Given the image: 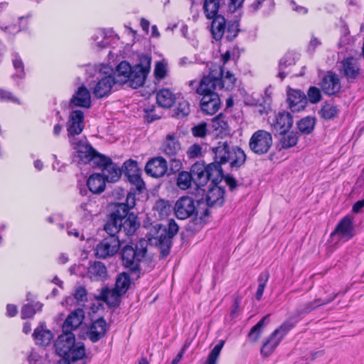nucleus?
<instances>
[{
	"label": "nucleus",
	"instance_id": "nucleus-1",
	"mask_svg": "<svg viewBox=\"0 0 364 364\" xmlns=\"http://www.w3.org/2000/svg\"><path fill=\"white\" fill-rule=\"evenodd\" d=\"M136 204L135 194L128 192L125 202L116 203L114 210L105 225V230L109 234L132 235L139 227L137 217L129 210Z\"/></svg>",
	"mask_w": 364,
	"mask_h": 364
},
{
	"label": "nucleus",
	"instance_id": "nucleus-2",
	"mask_svg": "<svg viewBox=\"0 0 364 364\" xmlns=\"http://www.w3.org/2000/svg\"><path fill=\"white\" fill-rule=\"evenodd\" d=\"M151 58L144 55L139 58V62L134 67H131L127 61L121 62L115 71V81L117 83L124 84L129 82V86L136 89L142 86L151 69Z\"/></svg>",
	"mask_w": 364,
	"mask_h": 364
},
{
	"label": "nucleus",
	"instance_id": "nucleus-3",
	"mask_svg": "<svg viewBox=\"0 0 364 364\" xmlns=\"http://www.w3.org/2000/svg\"><path fill=\"white\" fill-rule=\"evenodd\" d=\"M75 341L73 333L63 332L55 343L58 355L68 362L81 360L85 355L84 345L80 343H75Z\"/></svg>",
	"mask_w": 364,
	"mask_h": 364
},
{
	"label": "nucleus",
	"instance_id": "nucleus-4",
	"mask_svg": "<svg viewBox=\"0 0 364 364\" xmlns=\"http://www.w3.org/2000/svg\"><path fill=\"white\" fill-rule=\"evenodd\" d=\"M153 230L154 232L151 233V237H149V240L158 247L161 257L164 258L170 253L172 239L178 231V225L174 220L171 219L168 222V229L160 225H156L154 227Z\"/></svg>",
	"mask_w": 364,
	"mask_h": 364
},
{
	"label": "nucleus",
	"instance_id": "nucleus-5",
	"mask_svg": "<svg viewBox=\"0 0 364 364\" xmlns=\"http://www.w3.org/2000/svg\"><path fill=\"white\" fill-rule=\"evenodd\" d=\"M147 245V241L141 239L134 245L128 244L123 247L121 254L124 266L132 272L138 271L146 254Z\"/></svg>",
	"mask_w": 364,
	"mask_h": 364
},
{
	"label": "nucleus",
	"instance_id": "nucleus-6",
	"mask_svg": "<svg viewBox=\"0 0 364 364\" xmlns=\"http://www.w3.org/2000/svg\"><path fill=\"white\" fill-rule=\"evenodd\" d=\"M223 67L215 63H211L209 73L201 79L196 92L198 95H209L217 93L216 90H222L220 87Z\"/></svg>",
	"mask_w": 364,
	"mask_h": 364
},
{
	"label": "nucleus",
	"instance_id": "nucleus-7",
	"mask_svg": "<svg viewBox=\"0 0 364 364\" xmlns=\"http://www.w3.org/2000/svg\"><path fill=\"white\" fill-rule=\"evenodd\" d=\"M272 146V134L265 130L255 132L250 139V149L257 155L267 154Z\"/></svg>",
	"mask_w": 364,
	"mask_h": 364
},
{
	"label": "nucleus",
	"instance_id": "nucleus-8",
	"mask_svg": "<svg viewBox=\"0 0 364 364\" xmlns=\"http://www.w3.org/2000/svg\"><path fill=\"white\" fill-rule=\"evenodd\" d=\"M119 245V237L115 234L109 235L96 246L95 255L102 259L113 256L118 252Z\"/></svg>",
	"mask_w": 364,
	"mask_h": 364
},
{
	"label": "nucleus",
	"instance_id": "nucleus-9",
	"mask_svg": "<svg viewBox=\"0 0 364 364\" xmlns=\"http://www.w3.org/2000/svg\"><path fill=\"white\" fill-rule=\"evenodd\" d=\"M122 172L127 177L128 181L133 184L139 192L145 188V183L140 176V170L136 161L127 160L122 166Z\"/></svg>",
	"mask_w": 364,
	"mask_h": 364
},
{
	"label": "nucleus",
	"instance_id": "nucleus-10",
	"mask_svg": "<svg viewBox=\"0 0 364 364\" xmlns=\"http://www.w3.org/2000/svg\"><path fill=\"white\" fill-rule=\"evenodd\" d=\"M196 211L193 199L188 196H182L178 199L174 205L176 216L180 220H185Z\"/></svg>",
	"mask_w": 364,
	"mask_h": 364
},
{
	"label": "nucleus",
	"instance_id": "nucleus-11",
	"mask_svg": "<svg viewBox=\"0 0 364 364\" xmlns=\"http://www.w3.org/2000/svg\"><path fill=\"white\" fill-rule=\"evenodd\" d=\"M355 235V230L352 219L349 216L344 217L337 225L332 237H337L340 241L346 242Z\"/></svg>",
	"mask_w": 364,
	"mask_h": 364
},
{
	"label": "nucleus",
	"instance_id": "nucleus-12",
	"mask_svg": "<svg viewBox=\"0 0 364 364\" xmlns=\"http://www.w3.org/2000/svg\"><path fill=\"white\" fill-rule=\"evenodd\" d=\"M85 127L84 113L81 110H73L69 115L67 123V131L68 138L75 137L79 135Z\"/></svg>",
	"mask_w": 364,
	"mask_h": 364
},
{
	"label": "nucleus",
	"instance_id": "nucleus-13",
	"mask_svg": "<svg viewBox=\"0 0 364 364\" xmlns=\"http://www.w3.org/2000/svg\"><path fill=\"white\" fill-rule=\"evenodd\" d=\"M321 87L323 92L328 95L338 93L341 88L338 75L333 72H328L323 77Z\"/></svg>",
	"mask_w": 364,
	"mask_h": 364
},
{
	"label": "nucleus",
	"instance_id": "nucleus-14",
	"mask_svg": "<svg viewBox=\"0 0 364 364\" xmlns=\"http://www.w3.org/2000/svg\"><path fill=\"white\" fill-rule=\"evenodd\" d=\"M145 171L154 178L162 177L167 171V162L161 156L153 158L146 163Z\"/></svg>",
	"mask_w": 364,
	"mask_h": 364
},
{
	"label": "nucleus",
	"instance_id": "nucleus-15",
	"mask_svg": "<svg viewBox=\"0 0 364 364\" xmlns=\"http://www.w3.org/2000/svg\"><path fill=\"white\" fill-rule=\"evenodd\" d=\"M287 102L292 112H299L306 107L307 97L299 90L290 89L287 94Z\"/></svg>",
	"mask_w": 364,
	"mask_h": 364
},
{
	"label": "nucleus",
	"instance_id": "nucleus-16",
	"mask_svg": "<svg viewBox=\"0 0 364 364\" xmlns=\"http://www.w3.org/2000/svg\"><path fill=\"white\" fill-rule=\"evenodd\" d=\"M271 126L279 133H283L291 127L293 119L287 112H279L269 119Z\"/></svg>",
	"mask_w": 364,
	"mask_h": 364
},
{
	"label": "nucleus",
	"instance_id": "nucleus-17",
	"mask_svg": "<svg viewBox=\"0 0 364 364\" xmlns=\"http://www.w3.org/2000/svg\"><path fill=\"white\" fill-rule=\"evenodd\" d=\"M200 108L202 111L209 115H213L218 111L221 102L218 93L201 95Z\"/></svg>",
	"mask_w": 364,
	"mask_h": 364
},
{
	"label": "nucleus",
	"instance_id": "nucleus-18",
	"mask_svg": "<svg viewBox=\"0 0 364 364\" xmlns=\"http://www.w3.org/2000/svg\"><path fill=\"white\" fill-rule=\"evenodd\" d=\"M338 295V293L333 294L326 299H316L312 301L307 302L298 307L294 313L298 318H299L300 316L309 314L319 306L329 304L333 301Z\"/></svg>",
	"mask_w": 364,
	"mask_h": 364
},
{
	"label": "nucleus",
	"instance_id": "nucleus-19",
	"mask_svg": "<svg viewBox=\"0 0 364 364\" xmlns=\"http://www.w3.org/2000/svg\"><path fill=\"white\" fill-rule=\"evenodd\" d=\"M69 141L73 148L78 153L81 159L87 160L95 151L88 143L86 139L70 137Z\"/></svg>",
	"mask_w": 364,
	"mask_h": 364
},
{
	"label": "nucleus",
	"instance_id": "nucleus-20",
	"mask_svg": "<svg viewBox=\"0 0 364 364\" xmlns=\"http://www.w3.org/2000/svg\"><path fill=\"white\" fill-rule=\"evenodd\" d=\"M84 318L85 314L82 309H78L71 312L63 323V332L73 333V331L80 326Z\"/></svg>",
	"mask_w": 364,
	"mask_h": 364
},
{
	"label": "nucleus",
	"instance_id": "nucleus-21",
	"mask_svg": "<svg viewBox=\"0 0 364 364\" xmlns=\"http://www.w3.org/2000/svg\"><path fill=\"white\" fill-rule=\"evenodd\" d=\"M343 73L347 80L354 82L360 75V68L358 60L353 58H348L342 62Z\"/></svg>",
	"mask_w": 364,
	"mask_h": 364
},
{
	"label": "nucleus",
	"instance_id": "nucleus-22",
	"mask_svg": "<svg viewBox=\"0 0 364 364\" xmlns=\"http://www.w3.org/2000/svg\"><path fill=\"white\" fill-rule=\"evenodd\" d=\"M193 183L198 187H203L208 182L207 166L204 163L196 162L191 168Z\"/></svg>",
	"mask_w": 364,
	"mask_h": 364
},
{
	"label": "nucleus",
	"instance_id": "nucleus-23",
	"mask_svg": "<svg viewBox=\"0 0 364 364\" xmlns=\"http://www.w3.org/2000/svg\"><path fill=\"white\" fill-rule=\"evenodd\" d=\"M107 331L106 321L103 318H100L92 323L88 329L87 336L92 342H97L105 335Z\"/></svg>",
	"mask_w": 364,
	"mask_h": 364
},
{
	"label": "nucleus",
	"instance_id": "nucleus-24",
	"mask_svg": "<svg viewBox=\"0 0 364 364\" xmlns=\"http://www.w3.org/2000/svg\"><path fill=\"white\" fill-rule=\"evenodd\" d=\"M117 83L114 77L109 75L102 78L97 82L93 89V94L97 98H102L107 96L113 87Z\"/></svg>",
	"mask_w": 364,
	"mask_h": 364
},
{
	"label": "nucleus",
	"instance_id": "nucleus-25",
	"mask_svg": "<svg viewBox=\"0 0 364 364\" xmlns=\"http://www.w3.org/2000/svg\"><path fill=\"white\" fill-rule=\"evenodd\" d=\"M70 104L77 107L89 108L91 105L90 91L83 85L80 87L71 98Z\"/></svg>",
	"mask_w": 364,
	"mask_h": 364
},
{
	"label": "nucleus",
	"instance_id": "nucleus-26",
	"mask_svg": "<svg viewBox=\"0 0 364 364\" xmlns=\"http://www.w3.org/2000/svg\"><path fill=\"white\" fill-rule=\"evenodd\" d=\"M212 151L214 154V161L220 164H225L230 154L232 152V146L225 142H219L216 146L212 147Z\"/></svg>",
	"mask_w": 364,
	"mask_h": 364
},
{
	"label": "nucleus",
	"instance_id": "nucleus-27",
	"mask_svg": "<svg viewBox=\"0 0 364 364\" xmlns=\"http://www.w3.org/2000/svg\"><path fill=\"white\" fill-rule=\"evenodd\" d=\"M122 295L114 288L109 289L105 287L101 290L98 295L95 296V299L106 302L109 306H115L118 305Z\"/></svg>",
	"mask_w": 364,
	"mask_h": 364
},
{
	"label": "nucleus",
	"instance_id": "nucleus-28",
	"mask_svg": "<svg viewBox=\"0 0 364 364\" xmlns=\"http://www.w3.org/2000/svg\"><path fill=\"white\" fill-rule=\"evenodd\" d=\"M181 150V144L175 134H168L161 146V151L166 155L176 156Z\"/></svg>",
	"mask_w": 364,
	"mask_h": 364
},
{
	"label": "nucleus",
	"instance_id": "nucleus-29",
	"mask_svg": "<svg viewBox=\"0 0 364 364\" xmlns=\"http://www.w3.org/2000/svg\"><path fill=\"white\" fill-rule=\"evenodd\" d=\"M246 159V154L240 147L232 146V152L226 164H229L232 170H237L245 164Z\"/></svg>",
	"mask_w": 364,
	"mask_h": 364
},
{
	"label": "nucleus",
	"instance_id": "nucleus-30",
	"mask_svg": "<svg viewBox=\"0 0 364 364\" xmlns=\"http://www.w3.org/2000/svg\"><path fill=\"white\" fill-rule=\"evenodd\" d=\"M33 338L36 345L46 346L50 343L53 335L50 331L46 328L43 324H41L35 328Z\"/></svg>",
	"mask_w": 364,
	"mask_h": 364
},
{
	"label": "nucleus",
	"instance_id": "nucleus-31",
	"mask_svg": "<svg viewBox=\"0 0 364 364\" xmlns=\"http://www.w3.org/2000/svg\"><path fill=\"white\" fill-rule=\"evenodd\" d=\"M224 190L216 186L209 189L206 195V202L208 206H220L224 203Z\"/></svg>",
	"mask_w": 364,
	"mask_h": 364
},
{
	"label": "nucleus",
	"instance_id": "nucleus-32",
	"mask_svg": "<svg viewBox=\"0 0 364 364\" xmlns=\"http://www.w3.org/2000/svg\"><path fill=\"white\" fill-rule=\"evenodd\" d=\"M106 178L100 173L92 174L87 181V186L90 192L100 194L105 191Z\"/></svg>",
	"mask_w": 364,
	"mask_h": 364
},
{
	"label": "nucleus",
	"instance_id": "nucleus-33",
	"mask_svg": "<svg viewBox=\"0 0 364 364\" xmlns=\"http://www.w3.org/2000/svg\"><path fill=\"white\" fill-rule=\"evenodd\" d=\"M282 339L272 332L262 343L260 353L263 357L269 356L279 346Z\"/></svg>",
	"mask_w": 364,
	"mask_h": 364
},
{
	"label": "nucleus",
	"instance_id": "nucleus-34",
	"mask_svg": "<svg viewBox=\"0 0 364 364\" xmlns=\"http://www.w3.org/2000/svg\"><path fill=\"white\" fill-rule=\"evenodd\" d=\"M211 33L216 41L220 40L225 35L226 29V20L223 16H217L212 18Z\"/></svg>",
	"mask_w": 364,
	"mask_h": 364
},
{
	"label": "nucleus",
	"instance_id": "nucleus-35",
	"mask_svg": "<svg viewBox=\"0 0 364 364\" xmlns=\"http://www.w3.org/2000/svg\"><path fill=\"white\" fill-rule=\"evenodd\" d=\"M207 171L208 181H210L214 186L218 185L222 181L223 174L221 164L214 161L207 166Z\"/></svg>",
	"mask_w": 364,
	"mask_h": 364
},
{
	"label": "nucleus",
	"instance_id": "nucleus-36",
	"mask_svg": "<svg viewBox=\"0 0 364 364\" xmlns=\"http://www.w3.org/2000/svg\"><path fill=\"white\" fill-rule=\"evenodd\" d=\"M175 95L168 89H161L156 93L157 103L161 107H171L175 102Z\"/></svg>",
	"mask_w": 364,
	"mask_h": 364
},
{
	"label": "nucleus",
	"instance_id": "nucleus-37",
	"mask_svg": "<svg viewBox=\"0 0 364 364\" xmlns=\"http://www.w3.org/2000/svg\"><path fill=\"white\" fill-rule=\"evenodd\" d=\"M88 274L92 279H104L107 276V270L102 262H94L88 269Z\"/></svg>",
	"mask_w": 364,
	"mask_h": 364
},
{
	"label": "nucleus",
	"instance_id": "nucleus-38",
	"mask_svg": "<svg viewBox=\"0 0 364 364\" xmlns=\"http://www.w3.org/2000/svg\"><path fill=\"white\" fill-rule=\"evenodd\" d=\"M299 318L294 313L285 322H284L279 328L273 332L277 334L282 340L284 337L295 327Z\"/></svg>",
	"mask_w": 364,
	"mask_h": 364
},
{
	"label": "nucleus",
	"instance_id": "nucleus-39",
	"mask_svg": "<svg viewBox=\"0 0 364 364\" xmlns=\"http://www.w3.org/2000/svg\"><path fill=\"white\" fill-rule=\"evenodd\" d=\"M102 173L107 181L113 183L120 178L122 171L117 164L112 161Z\"/></svg>",
	"mask_w": 364,
	"mask_h": 364
},
{
	"label": "nucleus",
	"instance_id": "nucleus-40",
	"mask_svg": "<svg viewBox=\"0 0 364 364\" xmlns=\"http://www.w3.org/2000/svg\"><path fill=\"white\" fill-rule=\"evenodd\" d=\"M281 137L279 139V144L281 148L287 149L294 146L298 141V134L294 132L286 131L283 133H279Z\"/></svg>",
	"mask_w": 364,
	"mask_h": 364
},
{
	"label": "nucleus",
	"instance_id": "nucleus-41",
	"mask_svg": "<svg viewBox=\"0 0 364 364\" xmlns=\"http://www.w3.org/2000/svg\"><path fill=\"white\" fill-rule=\"evenodd\" d=\"M220 6V0H205L203 9L205 16L208 19H211L218 15L219 8Z\"/></svg>",
	"mask_w": 364,
	"mask_h": 364
},
{
	"label": "nucleus",
	"instance_id": "nucleus-42",
	"mask_svg": "<svg viewBox=\"0 0 364 364\" xmlns=\"http://www.w3.org/2000/svg\"><path fill=\"white\" fill-rule=\"evenodd\" d=\"M212 128L217 135H226L228 133V125L222 114L214 117L212 120Z\"/></svg>",
	"mask_w": 364,
	"mask_h": 364
},
{
	"label": "nucleus",
	"instance_id": "nucleus-43",
	"mask_svg": "<svg viewBox=\"0 0 364 364\" xmlns=\"http://www.w3.org/2000/svg\"><path fill=\"white\" fill-rule=\"evenodd\" d=\"M269 315H266L252 328L249 333V338L250 341L252 342H257L259 340L264 325L269 322Z\"/></svg>",
	"mask_w": 364,
	"mask_h": 364
},
{
	"label": "nucleus",
	"instance_id": "nucleus-44",
	"mask_svg": "<svg viewBox=\"0 0 364 364\" xmlns=\"http://www.w3.org/2000/svg\"><path fill=\"white\" fill-rule=\"evenodd\" d=\"M154 210L155 215L158 216L160 219H164L171 213V207L168 201L159 200L156 202Z\"/></svg>",
	"mask_w": 364,
	"mask_h": 364
},
{
	"label": "nucleus",
	"instance_id": "nucleus-45",
	"mask_svg": "<svg viewBox=\"0 0 364 364\" xmlns=\"http://www.w3.org/2000/svg\"><path fill=\"white\" fill-rule=\"evenodd\" d=\"M316 119L312 117H306L301 119L297 124L299 130L303 134H309L314 129Z\"/></svg>",
	"mask_w": 364,
	"mask_h": 364
},
{
	"label": "nucleus",
	"instance_id": "nucleus-46",
	"mask_svg": "<svg viewBox=\"0 0 364 364\" xmlns=\"http://www.w3.org/2000/svg\"><path fill=\"white\" fill-rule=\"evenodd\" d=\"M294 64L295 60L292 54L287 53L279 61L278 77L283 80L288 74V72H285L284 69Z\"/></svg>",
	"mask_w": 364,
	"mask_h": 364
},
{
	"label": "nucleus",
	"instance_id": "nucleus-47",
	"mask_svg": "<svg viewBox=\"0 0 364 364\" xmlns=\"http://www.w3.org/2000/svg\"><path fill=\"white\" fill-rule=\"evenodd\" d=\"M193 183V179L191 172L181 171L178 173L176 181L178 187L181 190H187Z\"/></svg>",
	"mask_w": 364,
	"mask_h": 364
},
{
	"label": "nucleus",
	"instance_id": "nucleus-48",
	"mask_svg": "<svg viewBox=\"0 0 364 364\" xmlns=\"http://www.w3.org/2000/svg\"><path fill=\"white\" fill-rule=\"evenodd\" d=\"M130 285V279L127 274H120L116 280L114 289H116L119 294H124L127 292Z\"/></svg>",
	"mask_w": 364,
	"mask_h": 364
},
{
	"label": "nucleus",
	"instance_id": "nucleus-49",
	"mask_svg": "<svg viewBox=\"0 0 364 364\" xmlns=\"http://www.w3.org/2000/svg\"><path fill=\"white\" fill-rule=\"evenodd\" d=\"M88 161H92L93 164L101 168L102 171L112 162L111 159L98 154L96 151H94Z\"/></svg>",
	"mask_w": 364,
	"mask_h": 364
},
{
	"label": "nucleus",
	"instance_id": "nucleus-50",
	"mask_svg": "<svg viewBox=\"0 0 364 364\" xmlns=\"http://www.w3.org/2000/svg\"><path fill=\"white\" fill-rule=\"evenodd\" d=\"M43 304L37 302L34 304H26L21 309L22 318H31L34 316L36 311L41 310Z\"/></svg>",
	"mask_w": 364,
	"mask_h": 364
},
{
	"label": "nucleus",
	"instance_id": "nucleus-51",
	"mask_svg": "<svg viewBox=\"0 0 364 364\" xmlns=\"http://www.w3.org/2000/svg\"><path fill=\"white\" fill-rule=\"evenodd\" d=\"M223 72L224 70H223L220 87L222 89L226 90H231L235 86L236 78L235 77L234 75L232 74L230 71H227L225 75Z\"/></svg>",
	"mask_w": 364,
	"mask_h": 364
},
{
	"label": "nucleus",
	"instance_id": "nucleus-52",
	"mask_svg": "<svg viewBox=\"0 0 364 364\" xmlns=\"http://www.w3.org/2000/svg\"><path fill=\"white\" fill-rule=\"evenodd\" d=\"M269 277V274L267 272H262L258 279V288L256 292V299L257 300L259 301L262 299V296L263 295L264 290L265 289V287L267 285V283L268 282Z\"/></svg>",
	"mask_w": 364,
	"mask_h": 364
},
{
	"label": "nucleus",
	"instance_id": "nucleus-53",
	"mask_svg": "<svg viewBox=\"0 0 364 364\" xmlns=\"http://www.w3.org/2000/svg\"><path fill=\"white\" fill-rule=\"evenodd\" d=\"M321 117L325 119H331L334 118L338 114L336 107L331 104H325L320 110Z\"/></svg>",
	"mask_w": 364,
	"mask_h": 364
},
{
	"label": "nucleus",
	"instance_id": "nucleus-54",
	"mask_svg": "<svg viewBox=\"0 0 364 364\" xmlns=\"http://www.w3.org/2000/svg\"><path fill=\"white\" fill-rule=\"evenodd\" d=\"M224 343V341H220V343L213 348L204 364H217L218 358Z\"/></svg>",
	"mask_w": 364,
	"mask_h": 364
},
{
	"label": "nucleus",
	"instance_id": "nucleus-55",
	"mask_svg": "<svg viewBox=\"0 0 364 364\" xmlns=\"http://www.w3.org/2000/svg\"><path fill=\"white\" fill-rule=\"evenodd\" d=\"M191 133L193 136L198 138H204L207 134V124L200 122L191 128Z\"/></svg>",
	"mask_w": 364,
	"mask_h": 364
},
{
	"label": "nucleus",
	"instance_id": "nucleus-56",
	"mask_svg": "<svg viewBox=\"0 0 364 364\" xmlns=\"http://www.w3.org/2000/svg\"><path fill=\"white\" fill-rule=\"evenodd\" d=\"M190 112V105L188 101L181 100L178 102L176 109V114L178 117H183L188 115Z\"/></svg>",
	"mask_w": 364,
	"mask_h": 364
},
{
	"label": "nucleus",
	"instance_id": "nucleus-57",
	"mask_svg": "<svg viewBox=\"0 0 364 364\" xmlns=\"http://www.w3.org/2000/svg\"><path fill=\"white\" fill-rule=\"evenodd\" d=\"M239 24L237 22H232L228 24L226 26V36L225 38L228 41H232L234 39L238 33L239 31Z\"/></svg>",
	"mask_w": 364,
	"mask_h": 364
},
{
	"label": "nucleus",
	"instance_id": "nucleus-58",
	"mask_svg": "<svg viewBox=\"0 0 364 364\" xmlns=\"http://www.w3.org/2000/svg\"><path fill=\"white\" fill-rule=\"evenodd\" d=\"M13 65L16 71L17 75L20 77L24 76V65L23 63L18 54L13 55Z\"/></svg>",
	"mask_w": 364,
	"mask_h": 364
},
{
	"label": "nucleus",
	"instance_id": "nucleus-59",
	"mask_svg": "<svg viewBox=\"0 0 364 364\" xmlns=\"http://www.w3.org/2000/svg\"><path fill=\"white\" fill-rule=\"evenodd\" d=\"M93 40L95 41L96 46L100 48H106L109 44L105 34L102 31H98L93 36Z\"/></svg>",
	"mask_w": 364,
	"mask_h": 364
},
{
	"label": "nucleus",
	"instance_id": "nucleus-60",
	"mask_svg": "<svg viewBox=\"0 0 364 364\" xmlns=\"http://www.w3.org/2000/svg\"><path fill=\"white\" fill-rule=\"evenodd\" d=\"M0 101L21 104L19 99L15 97L12 92L1 88H0Z\"/></svg>",
	"mask_w": 364,
	"mask_h": 364
},
{
	"label": "nucleus",
	"instance_id": "nucleus-61",
	"mask_svg": "<svg viewBox=\"0 0 364 364\" xmlns=\"http://www.w3.org/2000/svg\"><path fill=\"white\" fill-rule=\"evenodd\" d=\"M307 95L309 100L313 104L318 102L321 98V91L316 87H311L308 90Z\"/></svg>",
	"mask_w": 364,
	"mask_h": 364
},
{
	"label": "nucleus",
	"instance_id": "nucleus-62",
	"mask_svg": "<svg viewBox=\"0 0 364 364\" xmlns=\"http://www.w3.org/2000/svg\"><path fill=\"white\" fill-rule=\"evenodd\" d=\"M201 155L202 147L198 144L191 145L187 151V156L189 159L198 158L201 156Z\"/></svg>",
	"mask_w": 364,
	"mask_h": 364
},
{
	"label": "nucleus",
	"instance_id": "nucleus-63",
	"mask_svg": "<svg viewBox=\"0 0 364 364\" xmlns=\"http://www.w3.org/2000/svg\"><path fill=\"white\" fill-rule=\"evenodd\" d=\"M74 298L77 302L87 301V290L84 287H78L74 292Z\"/></svg>",
	"mask_w": 364,
	"mask_h": 364
},
{
	"label": "nucleus",
	"instance_id": "nucleus-64",
	"mask_svg": "<svg viewBox=\"0 0 364 364\" xmlns=\"http://www.w3.org/2000/svg\"><path fill=\"white\" fill-rule=\"evenodd\" d=\"M154 74L156 78L163 79L166 75L165 65L162 62H157L155 65Z\"/></svg>",
	"mask_w": 364,
	"mask_h": 364
}]
</instances>
